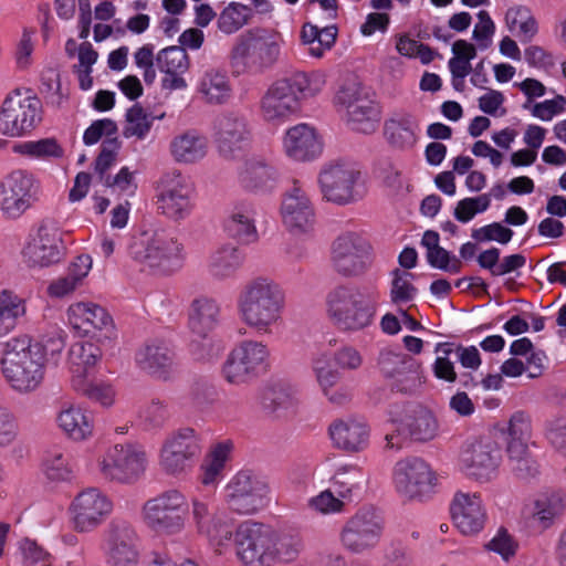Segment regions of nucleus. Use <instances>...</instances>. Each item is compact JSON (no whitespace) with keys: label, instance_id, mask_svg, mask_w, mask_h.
Wrapping results in <instances>:
<instances>
[{"label":"nucleus","instance_id":"23","mask_svg":"<svg viewBox=\"0 0 566 566\" xmlns=\"http://www.w3.org/2000/svg\"><path fill=\"white\" fill-rule=\"evenodd\" d=\"M71 327L81 336L103 343L116 336L112 316L101 305L93 302H76L66 311Z\"/></svg>","mask_w":566,"mask_h":566},{"label":"nucleus","instance_id":"34","mask_svg":"<svg viewBox=\"0 0 566 566\" xmlns=\"http://www.w3.org/2000/svg\"><path fill=\"white\" fill-rule=\"evenodd\" d=\"M101 357L102 350L97 344L80 340L71 345L67 364L72 387L83 388V380L90 378Z\"/></svg>","mask_w":566,"mask_h":566},{"label":"nucleus","instance_id":"57","mask_svg":"<svg viewBox=\"0 0 566 566\" xmlns=\"http://www.w3.org/2000/svg\"><path fill=\"white\" fill-rule=\"evenodd\" d=\"M234 521L226 513L220 512L210 526L205 531V535L213 545H228L233 536Z\"/></svg>","mask_w":566,"mask_h":566},{"label":"nucleus","instance_id":"36","mask_svg":"<svg viewBox=\"0 0 566 566\" xmlns=\"http://www.w3.org/2000/svg\"><path fill=\"white\" fill-rule=\"evenodd\" d=\"M197 93L208 105L227 104L233 94L231 81L226 71L216 67L206 69L199 76Z\"/></svg>","mask_w":566,"mask_h":566},{"label":"nucleus","instance_id":"9","mask_svg":"<svg viewBox=\"0 0 566 566\" xmlns=\"http://www.w3.org/2000/svg\"><path fill=\"white\" fill-rule=\"evenodd\" d=\"M324 198L337 205H348L363 198L365 182L360 166L338 159L326 164L318 175Z\"/></svg>","mask_w":566,"mask_h":566},{"label":"nucleus","instance_id":"24","mask_svg":"<svg viewBox=\"0 0 566 566\" xmlns=\"http://www.w3.org/2000/svg\"><path fill=\"white\" fill-rule=\"evenodd\" d=\"M252 133L248 119L238 112L221 114L214 124V143L227 159L241 157L250 147Z\"/></svg>","mask_w":566,"mask_h":566},{"label":"nucleus","instance_id":"33","mask_svg":"<svg viewBox=\"0 0 566 566\" xmlns=\"http://www.w3.org/2000/svg\"><path fill=\"white\" fill-rule=\"evenodd\" d=\"M135 360L140 369L158 379L170 378L176 369L175 353L165 342L145 344L136 353Z\"/></svg>","mask_w":566,"mask_h":566},{"label":"nucleus","instance_id":"48","mask_svg":"<svg viewBox=\"0 0 566 566\" xmlns=\"http://www.w3.org/2000/svg\"><path fill=\"white\" fill-rule=\"evenodd\" d=\"M252 17L251 9L239 2L229 3L219 14L218 29L224 34H233L243 28Z\"/></svg>","mask_w":566,"mask_h":566},{"label":"nucleus","instance_id":"28","mask_svg":"<svg viewBox=\"0 0 566 566\" xmlns=\"http://www.w3.org/2000/svg\"><path fill=\"white\" fill-rule=\"evenodd\" d=\"M384 138L387 145L396 151H412L420 139L418 117L406 111L392 112L384 123Z\"/></svg>","mask_w":566,"mask_h":566},{"label":"nucleus","instance_id":"6","mask_svg":"<svg viewBox=\"0 0 566 566\" xmlns=\"http://www.w3.org/2000/svg\"><path fill=\"white\" fill-rule=\"evenodd\" d=\"M282 36L264 28H251L239 36L230 51L234 73H258L276 63L281 54Z\"/></svg>","mask_w":566,"mask_h":566},{"label":"nucleus","instance_id":"2","mask_svg":"<svg viewBox=\"0 0 566 566\" xmlns=\"http://www.w3.org/2000/svg\"><path fill=\"white\" fill-rule=\"evenodd\" d=\"M286 296L273 279L258 276L239 292L237 312L241 323L256 335H272L283 324Z\"/></svg>","mask_w":566,"mask_h":566},{"label":"nucleus","instance_id":"26","mask_svg":"<svg viewBox=\"0 0 566 566\" xmlns=\"http://www.w3.org/2000/svg\"><path fill=\"white\" fill-rule=\"evenodd\" d=\"M281 216L285 228L293 234L310 232L315 223L313 203L306 191L294 184L284 195L281 205Z\"/></svg>","mask_w":566,"mask_h":566},{"label":"nucleus","instance_id":"32","mask_svg":"<svg viewBox=\"0 0 566 566\" xmlns=\"http://www.w3.org/2000/svg\"><path fill=\"white\" fill-rule=\"evenodd\" d=\"M277 169L261 156L248 158L239 169L240 186L249 192L272 190L279 182Z\"/></svg>","mask_w":566,"mask_h":566},{"label":"nucleus","instance_id":"19","mask_svg":"<svg viewBox=\"0 0 566 566\" xmlns=\"http://www.w3.org/2000/svg\"><path fill=\"white\" fill-rule=\"evenodd\" d=\"M268 483L250 471L238 472L226 485L224 502L234 513L254 514L266 505Z\"/></svg>","mask_w":566,"mask_h":566},{"label":"nucleus","instance_id":"11","mask_svg":"<svg viewBox=\"0 0 566 566\" xmlns=\"http://www.w3.org/2000/svg\"><path fill=\"white\" fill-rule=\"evenodd\" d=\"M41 186L25 169H14L0 179V216L7 221L22 218L40 199Z\"/></svg>","mask_w":566,"mask_h":566},{"label":"nucleus","instance_id":"15","mask_svg":"<svg viewBox=\"0 0 566 566\" xmlns=\"http://www.w3.org/2000/svg\"><path fill=\"white\" fill-rule=\"evenodd\" d=\"M66 254L62 231L51 222H42L29 234L22 249L23 262L31 269H45L60 263Z\"/></svg>","mask_w":566,"mask_h":566},{"label":"nucleus","instance_id":"58","mask_svg":"<svg viewBox=\"0 0 566 566\" xmlns=\"http://www.w3.org/2000/svg\"><path fill=\"white\" fill-rule=\"evenodd\" d=\"M73 389L105 407L113 405L115 399V390L109 384L103 381H91L90 378L83 380V388L73 387Z\"/></svg>","mask_w":566,"mask_h":566},{"label":"nucleus","instance_id":"41","mask_svg":"<svg viewBox=\"0 0 566 566\" xmlns=\"http://www.w3.org/2000/svg\"><path fill=\"white\" fill-rule=\"evenodd\" d=\"M56 422L59 428L72 440H86L93 434V418L78 405L63 406L57 413Z\"/></svg>","mask_w":566,"mask_h":566},{"label":"nucleus","instance_id":"1","mask_svg":"<svg viewBox=\"0 0 566 566\" xmlns=\"http://www.w3.org/2000/svg\"><path fill=\"white\" fill-rule=\"evenodd\" d=\"M64 346L61 334L40 342L25 335L13 337L4 344L0 360L2 376L15 392H33L44 380L46 365H57Z\"/></svg>","mask_w":566,"mask_h":566},{"label":"nucleus","instance_id":"14","mask_svg":"<svg viewBox=\"0 0 566 566\" xmlns=\"http://www.w3.org/2000/svg\"><path fill=\"white\" fill-rule=\"evenodd\" d=\"M377 368L391 389L402 394H413L424 384L421 363L400 350L382 348L377 357Z\"/></svg>","mask_w":566,"mask_h":566},{"label":"nucleus","instance_id":"37","mask_svg":"<svg viewBox=\"0 0 566 566\" xmlns=\"http://www.w3.org/2000/svg\"><path fill=\"white\" fill-rule=\"evenodd\" d=\"M243 263V254L232 243H224L216 248L208 256L206 271L218 282L233 277Z\"/></svg>","mask_w":566,"mask_h":566},{"label":"nucleus","instance_id":"53","mask_svg":"<svg viewBox=\"0 0 566 566\" xmlns=\"http://www.w3.org/2000/svg\"><path fill=\"white\" fill-rule=\"evenodd\" d=\"M156 63L165 74L185 73L189 67V57L184 48L169 46L158 53Z\"/></svg>","mask_w":566,"mask_h":566},{"label":"nucleus","instance_id":"47","mask_svg":"<svg viewBox=\"0 0 566 566\" xmlns=\"http://www.w3.org/2000/svg\"><path fill=\"white\" fill-rule=\"evenodd\" d=\"M12 151L31 159L59 158L63 155L62 147L54 138L18 143L12 146Z\"/></svg>","mask_w":566,"mask_h":566},{"label":"nucleus","instance_id":"4","mask_svg":"<svg viewBox=\"0 0 566 566\" xmlns=\"http://www.w3.org/2000/svg\"><path fill=\"white\" fill-rule=\"evenodd\" d=\"M324 85V76L316 72H296L276 80L260 101L262 118L274 124L290 120L300 113L302 101L317 95Z\"/></svg>","mask_w":566,"mask_h":566},{"label":"nucleus","instance_id":"56","mask_svg":"<svg viewBox=\"0 0 566 566\" xmlns=\"http://www.w3.org/2000/svg\"><path fill=\"white\" fill-rule=\"evenodd\" d=\"M490 205L491 197L488 193L478 197H468L458 201L453 214L459 222L467 223L471 221L475 214L486 211Z\"/></svg>","mask_w":566,"mask_h":566},{"label":"nucleus","instance_id":"39","mask_svg":"<svg viewBox=\"0 0 566 566\" xmlns=\"http://www.w3.org/2000/svg\"><path fill=\"white\" fill-rule=\"evenodd\" d=\"M255 208L252 202H237L224 221L226 232L233 239L249 243L256 239Z\"/></svg>","mask_w":566,"mask_h":566},{"label":"nucleus","instance_id":"46","mask_svg":"<svg viewBox=\"0 0 566 566\" xmlns=\"http://www.w3.org/2000/svg\"><path fill=\"white\" fill-rule=\"evenodd\" d=\"M505 24L509 31L521 41H530L537 32V22L528 8L515 6L505 13Z\"/></svg>","mask_w":566,"mask_h":566},{"label":"nucleus","instance_id":"44","mask_svg":"<svg viewBox=\"0 0 566 566\" xmlns=\"http://www.w3.org/2000/svg\"><path fill=\"white\" fill-rule=\"evenodd\" d=\"M27 313L25 300L12 291L0 292V338L10 334Z\"/></svg>","mask_w":566,"mask_h":566},{"label":"nucleus","instance_id":"5","mask_svg":"<svg viewBox=\"0 0 566 566\" xmlns=\"http://www.w3.org/2000/svg\"><path fill=\"white\" fill-rule=\"evenodd\" d=\"M130 258L153 273L169 274L181 269L185 247L172 233L161 228L137 232L128 247Z\"/></svg>","mask_w":566,"mask_h":566},{"label":"nucleus","instance_id":"31","mask_svg":"<svg viewBox=\"0 0 566 566\" xmlns=\"http://www.w3.org/2000/svg\"><path fill=\"white\" fill-rule=\"evenodd\" d=\"M285 155L296 161H308L321 156L323 142L316 129L307 124L290 127L283 137Z\"/></svg>","mask_w":566,"mask_h":566},{"label":"nucleus","instance_id":"54","mask_svg":"<svg viewBox=\"0 0 566 566\" xmlns=\"http://www.w3.org/2000/svg\"><path fill=\"white\" fill-rule=\"evenodd\" d=\"M272 546V565L277 562L287 563L294 560L303 547L302 541L297 535L277 534L275 532Z\"/></svg>","mask_w":566,"mask_h":566},{"label":"nucleus","instance_id":"22","mask_svg":"<svg viewBox=\"0 0 566 566\" xmlns=\"http://www.w3.org/2000/svg\"><path fill=\"white\" fill-rule=\"evenodd\" d=\"M220 313V304L213 297L200 295L191 301L188 325L193 334L203 338L202 344H192L191 352L197 359H210L217 354L213 342L207 336L218 326Z\"/></svg>","mask_w":566,"mask_h":566},{"label":"nucleus","instance_id":"52","mask_svg":"<svg viewBox=\"0 0 566 566\" xmlns=\"http://www.w3.org/2000/svg\"><path fill=\"white\" fill-rule=\"evenodd\" d=\"M153 125L150 115L138 104L133 105L126 113V124L123 130L125 137L144 139Z\"/></svg>","mask_w":566,"mask_h":566},{"label":"nucleus","instance_id":"25","mask_svg":"<svg viewBox=\"0 0 566 566\" xmlns=\"http://www.w3.org/2000/svg\"><path fill=\"white\" fill-rule=\"evenodd\" d=\"M71 522L76 532H91L98 527L113 511L109 497L97 488L81 491L69 507Z\"/></svg>","mask_w":566,"mask_h":566},{"label":"nucleus","instance_id":"40","mask_svg":"<svg viewBox=\"0 0 566 566\" xmlns=\"http://www.w3.org/2000/svg\"><path fill=\"white\" fill-rule=\"evenodd\" d=\"M297 402L295 389L287 384H271L261 394L262 409L273 418H283L294 413Z\"/></svg>","mask_w":566,"mask_h":566},{"label":"nucleus","instance_id":"62","mask_svg":"<svg viewBox=\"0 0 566 566\" xmlns=\"http://www.w3.org/2000/svg\"><path fill=\"white\" fill-rule=\"evenodd\" d=\"M41 471L52 485L70 483L75 479V472L67 462H42Z\"/></svg>","mask_w":566,"mask_h":566},{"label":"nucleus","instance_id":"16","mask_svg":"<svg viewBox=\"0 0 566 566\" xmlns=\"http://www.w3.org/2000/svg\"><path fill=\"white\" fill-rule=\"evenodd\" d=\"M156 189L157 208L164 216L175 221L190 216L193 209V187L181 171L172 169L165 172Z\"/></svg>","mask_w":566,"mask_h":566},{"label":"nucleus","instance_id":"18","mask_svg":"<svg viewBox=\"0 0 566 566\" xmlns=\"http://www.w3.org/2000/svg\"><path fill=\"white\" fill-rule=\"evenodd\" d=\"M446 478L447 472L432 470L428 462H397L394 469L395 488L408 500L429 499Z\"/></svg>","mask_w":566,"mask_h":566},{"label":"nucleus","instance_id":"64","mask_svg":"<svg viewBox=\"0 0 566 566\" xmlns=\"http://www.w3.org/2000/svg\"><path fill=\"white\" fill-rule=\"evenodd\" d=\"M219 513L208 502L199 499L191 501V516L199 534L205 533Z\"/></svg>","mask_w":566,"mask_h":566},{"label":"nucleus","instance_id":"21","mask_svg":"<svg viewBox=\"0 0 566 566\" xmlns=\"http://www.w3.org/2000/svg\"><path fill=\"white\" fill-rule=\"evenodd\" d=\"M102 548L109 566H138L139 536L127 521L113 520L107 525Z\"/></svg>","mask_w":566,"mask_h":566},{"label":"nucleus","instance_id":"27","mask_svg":"<svg viewBox=\"0 0 566 566\" xmlns=\"http://www.w3.org/2000/svg\"><path fill=\"white\" fill-rule=\"evenodd\" d=\"M311 369L323 396L334 406L343 407L353 399V391L348 386L336 387L340 374L332 367L331 354L319 350L313 355Z\"/></svg>","mask_w":566,"mask_h":566},{"label":"nucleus","instance_id":"10","mask_svg":"<svg viewBox=\"0 0 566 566\" xmlns=\"http://www.w3.org/2000/svg\"><path fill=\"white\" fill-rule=\"evenodd\" d=\"M40 98L31 91H13L0 108V134L8 138H21L31 134L42 120Z\"/></svg>","mask_w":566,"mask_h":566},{"label":"nucleus","instance_id":"43","mask_svg":"<svg viewBox=\"0 0 566 566\" xmlns=\"http://www.w3.org/2000/svg\"><path fill=\"white\" fill-rule=\"evenodd\" d=\"M98 472L105 481L122 485H133L146 472L144 462H98Z\"/></svg>","mask_w":566,"mask_h":566},{"label":"nucleus","instance_id":"3","mask_svg":"<svg viewBox=\"0 0 566 566\" xmlns=\"http://www.w3.org/2000/svg\"><path fill=\"white\" fill-rule=\"evenodd\" d=\"M379 300L376 286L339 284L326 294V315L337 329L359 332L374 323Z\"/></svg>","mask_w":566,"mask_h":566},{"label":"nucleus","instance_id":"38","mask_svg":"<svg viewBox=\"0 0 566 566\" xmlns=\"http://www.w3.org/2000/svg\"><path fill=\"white\" fill-rule=\"evenodd\" d=\"M565 505L559 493L538 495L523 509V516L539 531L549 528L554 520L563 512Z\"/></svg>","mask_w":566,"mask_h":566},{"label":"nucleus","instance_id":"13","mask_svg":"<svg viewBox=\"0 0 566 566\" xmlns=\"http://www.w3.org/2000/svg\"><path fill=\"white\" fill-rule=\"evenodd\" d=\"M373 263V247L360 233L343 232L331 245L332 269L342 277H359L370 270Z\"/></svg>","mask_w":566,"mask_h":566},{"label":"nucleus","instance_id":"29","mask_svg":"<svg viewBox=\"0 0 566 566\" xmlns=\"http://www.w3.org/2000/svg\"><path fill=\"white\" fill-rule=\"evenodd\" d=\"M328 436L334 448L349 453L360 452L368 447L370 429L360 418L344 417L331 422Z\"/></svg>","mask_w":566,"mask_h":566},{"label":"nucleus","instance_id":"35","mask_svg":"<svg viewBox=\"0 0 566 566\" xmlns=\"http://www.w3.org/2000/svg\"><path fill=\"white\" fill-rule=\"evenodd\" d=\"M208 151V138L196 129L181 132L169 143V154L177 164H197L206 158Z\"/></svg>","mask_w":566,"mask_h":566},{"label":"nucleus","instance_id":"17","mask_svg":"<svg viewBox=\"0 0 566 566\" xmlns=\"http://www.w3.org/2000/svg\"><path fill=\"white\" fill-rule=\"evenodd\" d=\"M274 531L262 523L245 521L234 533L238 558L245 566H272Z\"/></svg>","mask_w":566,"mask_h":566},{"label":"nucleus","instance_id":"63","mask_svg":"<svg viewBox=\"0 0 566 566\" xmlns=\"http://www.w3.org/2000/svg\"><path fill=\"white\" fill-rule=\"evenodd\" d=\"M471 235L476 241H496L501 244H506L512 240L513 231L499 222H493L479 229H474Z\"/></svg>","mask_w":566,"mask_h":566},{"label":"nucleus","instance_id":"12","mask_svg":"<svg viewBox=\"0 0 566 566\" xmlns=\"http://www.w3.org/2000/svg\"><path fill=\"white\" fill-rule=\"evenodd\" d=\"M384 531V517L373 507H363L346 520L338 538L349 554L365 555L379 545Z\"/></svg>","mask_w":566,"mask_h":566},{"label":"nucleus","instance_id":"49","mask_svg":"<svg viewBox=\"0 0 566 566\" xmlns=\"http://www.w3.org/2000/svg\"><path fill=\"white\" fill-rule=\"evenodd\" d=\"M406 428L412 439L428 441L437 436L438 421L431 411L419 409L408 419Z\"/></svg>","mask_w":566,"mask_h":566},{"label":"nucleus","instance_id":"55","mask_svg":"<svg viewBox=\"0 0 566 566\" xmlns=\"http://www.w3.org/2000/svg\"><path fill=\"white\" fill-rule=\"evenodd\" d=\"M437 357L432 364V373L439 380L446 382H454L457 380V373L454 364L450 359L453 354V346L450 343H439L434 347Z\"/></svg>","mask_w":566,"mask_h":566},{"label":"nucleus","instance_id":"30","mask_svg":"<svg viewBox=\"0 0 566 566\" xmlns=\"http://www.w3.org/2000/svg\"><path fill=\"white\" fill-rule=\"evenodd\" d=\"M454 525L464 535L479 533L485 523V511L478 493L457 492L450 505Z\"/></svg>","mask_w":566,"mask_h":566},{"label":"nucleus","instance_id":"59","mask_svg":"<svg viewBox=\"0 0 566 566\" xmlns=\"http://www.w3.org/2000/svg\"><path fill=\"white\" fill-rule=\"evenodd\" d=\"M523 108L528 109L534 117L548 122L566 109V97L557 95L535 104L524 103Z\"/></svg>","mask_w":566,"mask_h":566},{"label":"nucleus","instance_id":"45","mask_svg":"<svg viewBox=\"0 0 566 566\" xmlns=\"http://www.w3.org/2000/svg\"><path fill=\"white\" fill-rule=\"evenodd\" d=\"M337 36V28L327 25L318 28L310 22L302 28L301 38L308 45V53L314 57H322L334 45Z\"/></svg>","mask_w":566,"mask_h":566},{"label":"nucleus","instance_id":"42","mask_svg":"<svg viewBox=\"0 0 566 566\" xmlns=\"http://www.w3.org/2000/svg\"><path fill=\"white\" fill-rule=\"evenodd\" d=\"M201 453L199 439L190 428L171 432L160 449L163 460H189Z\"/></svg>","mask_w":566,"mask_h":566},{"label":"nucleus","instance_id":"61","mask_svg":"<svg viewBox=\"0 0 566 566\" xmlns=\"http://www.w3.org/2000/svg\"><path fill=\"white\" fill-rule=\"evenodd\" d=\"M118 149L119 142L116 137L103 142L102 150L95 160V172L98 175L102 182L105 181L106 177H109L107 171L115 164Z\"/></svg>","mask_w":566,"mask_h":566},{"label":"nucleus","instance_id":"20","mask_svg":"<svg viewBox=\"0 0 566 566\" xmlns=\"http://www.w3.org/2000/svg\"><path fill=\"white\" fill-rule=\"evenodd\" d=\"M335 104L352 129L364 134H370L377 129L380 109L377 104L361 96L356 83L340 87L335 96Z\"/></svg>","mask_w":566,"mask_h":566},{"label":"nucleus","instance_id":"51","mask_svg":"<svg viewBox=\"0 0 566 566\" xmlns=\"http://www.w3.org/2000/svg\"><path fill=\"white\" fill-rule=\"evenodd\" d=\"M413 274L395 269L391 272L390 300L396 305H403L415 300L417 287L412 284Z\"/></svg>","mask_w":566,"mask_h":566},{"label":"nucleus","instance_id":"8","mask_svg":"<svg viewBox=\"0 0 566 566\" xmlns=\"http://www.w3.org/2000/svg\"><path fill=\"white\" fill-rule=\"evenodd\" d=\"M269 360L270 349L266 344L243 339L227 355L221 367L222 378L233 386L249 385L268 370Z\"/></svg>","mask_w":566,"mask_h":566},{"label":"nucleus","instance_id":"60","mask_svg":"<svg viewBox=\"0 0 566 566\" xmlns=\"http://www.w3.org/2000/svg\"><path fill=\"white\" fill-rule=\"evenodd\" d=\"M459 470L468 478L478 483H488L499 475L496 462H462Z\"/></svg>","mask_w":566,"mask_h":566},{"label":"nucleus","instance_id":"7","mask_svg":"<svg viewBox=\"0 0 566 566\" xmlns=\"http://www.w3.org/2000/svg\"><path fill=\"white\" fill-rule=\"evenodd\" d=\"M188 511L186 495L170 489L145 501L140 515L145 526L155 534L172 536L185 531Z\"/></svg>","mask_w":566,"mask_h":566},{"label":"nucleus","instance_id":"50","mask_svg":"<svg viewBox=\"0 0 566 566\" xmlns=\"http://www.w3.org/2000/svg\"><path fill=\"white\" fill-rule=\"evenodd\" d=\"M453 56L448 66L452 76L467 77L472 70L471 61L476 56V49L465 40H458L452 44Z\"/></svg>","mask_w":566,"mask_h":566}]
</instances>
